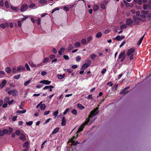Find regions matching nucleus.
<instances>
[{"label":"nucleus","instance_id":"nucleus-1","mask_svg":"<svg viewBox=\"0 0 151 151\" xmlns=\"http://www.w3.org/2000/svg\"><path fill=\"white\" fill-rule=\"evenodd\" d=\"M94 116V109H93L92 111L91 112L90 114L89 115L88 117L87 118L85 122L80 127L79 129H78L77 133H78L81 131H82L83 128H84V126L87 124L90 121V119H91Z\"/></svg>","mask_w":151,"mask_h":151},{"label":"nucleus","instance_id":"nucleus-2","mask_svg":"<svg viewBox=\"0 0 151 151\" xmlns=\"http://www.w3.org/2000/svg\"><path fill=\"white\" fill-rule=\"evenodd\" d=\"M126 57V54H125V51H124L123 52H121L119 54L118 58L119 59L121 58V62H123L125 58Z\"/></svg>","mask_w":151,"mask_h":151},{"label":"nucleus","instance_id":"nucleus-3","mask_svg":"<svg viewBox=\"0 0 151 151\" xmlns=\"http://www.w3.org/2000/svg\"><path fill=\"white\" fill-rule=\"evenodd\" d=\"M6 91L9 94H16L17 93V91L15 89L11 90L9 88H7L6 89Z\"/></svg>","mask_w":151,"mask_h":151},{"label":"nucleus","instance_id":"nucleus-4","mask_svg":"<svg viewBox=\"0 0 151 151\" xmlns=\"http://www.w3.org/2000/svg\"><path fill=\"white\" fill-rule=\"evenodd\" d=\"M130 88V87L129 86L125 87L120 92V94H126L130 90L128 89Z\"/></svg>","mask_w":151,"mask_h":151},{"label":"nucleus","instance_id":"nucleus-5","mask_svg":"<svg viewBox=\"0 0 151 151\" xmlns=\"http://www.w3.org/2000/svg\"><path fill=\"white\" fill-rule=\"evenodd\" d=\"M135 50V49L133 48L129 49L126 53L127 55L129 56L132 54L134 52Z\"/></svg>","mask_w":151,"mask_h":151},{"label":"nucleus","instance_id":"nucleus-6","mask_svg":"<svg viewBox=\"0 0 151 151\" xmlns=\"http://www.w3.org/2000/svg\"><path fill=\"white\" fill-rule=\"evenodd\" d=\"M133 21L131 18L127 19L126 22V24L127 25H129L132 27V25L133 23Z\"/></svg>","mask_w":151,"mask_h":151},{"label":"nucleus","instance_id":"nucleus-7","mask_svg":"<svg viewBox=\"0 0 151 151\" xmlns=\"http://www.w3.org/2000/svg\"><path fill=\"white\" fill-rule=\"evenodd\" d=\"M8 130L5 129L3 130L0 129V136H3L4 134H7L8 133Z\"/></svg>","mask_w":151,"mask_h":151},{"label":"nucleus","instance_id":"nucleus-8","mask_svg":"<svg viewBox=\"0 0 151 151\" xmlns=\"http://www.w3.org/2000/svg\"><path fill=\"white\" fill-rule=\"evenodd\" d=\"M61 124L62 126H65L66 124L67 121L65 117L63 116L62 117L61 119Z\"/></svg>","mask_w":151,"mask_h":151},{"label":"nucleus","instance_id":"nucleus-9","mask_svg":"<svg viewBox=\"0 0 151 151\" xmlns=\"http://www.w3.org/2000/svg\"><path fill=\"white\" fill-rule=\"evenodd\" d=\"M28 6L27 4L23 5L21 7L20 9V11L21 12H23L27 9Z\"/></svg>","mask_w":151,"mask_h":151},{"label":"nucleus","instance_id":"nucleus-10","mask_svg":"<svg viewBox=\"0 0 151 151\" xmlns=\"http://www.w3.org/2000/svg\"><path fill=\"white\" fill-rule=\"evenodd\" d=\"M89 66V64L87 63L84 64L81 67V69L83 70H85L87 69Z\"/></svg>","mask_w":151,"mask_h":151},{"label":"nucleus","instance_id":"nucleus-11","mask_svg":"<svg viewBox=\"0 0 151 151\" xmlns=\"http://www.w3.org/2000/svg\"><path fill=\"white\" fill-rule=\"evenodd\" d=\"M40 82L41 83H42L44 84H45L46 85H48L49 84L51 83V81H49L47 80H45L40 81Z\"/></svg>","mask_w":151,"mask_h":151},{"label":"nucleus","instance_id":"nucleus-12","mask_svg":"<svg viewBox=\"0 0 151 151\" xmlns=\"http://www.w3.org/2000/svg\"><path fill=\"white\" fill-rule=\"evenodd\" d=\"M54 87L52 86H46L44 88V89H49L50 91H52V88H53Z\"/></svg>","mask_w":151,"mask_h":151},{"label":"nucleus","instance_id":"nucleus-13","mask_svg":"<svg viewBox=\"0 0 151 151\" xmlns=\"http://www.w3.org/2000/svg\"><path fill=\"white\" fill-rule=\"evenodd\" d=\"M25 70V67L21 65L19 66L17 68V71H19L21 70L23 71Z\"/></svg>","mask_w":151,"mask_h":151},{"label":"nucleus","instance_id":"nucleus-14","mask_svg":"<svg viewBox=\"0 0 151 151\" xmlns=\"http://www.w3.org/2000/svg\"><path fill=\"white\" fill-rule=\"evenodd\" d=\"M19 138L20 139L22 140L23 141H25L26 140V138L25 137V135L23 133H22L19 137Z\"/></svg>","mask_w":151,"mask_h":151},{"label":"nucleus","instance_id":"nucleus-15","mask_svg":"<svg viewBox=\"0 0 151 151\" xmlns=\"http://www.w3.org/2000/svg\"><path fill=\"white\" fill-rule=\"evenodd\" d=\"M59 130V128L58 127H56L52 132V134H54L58 132Z\"/></svg>","mask_w":151,"mask_h":151},{"label":"nucleus","instance_id":"nucleus-16","mask_svg":"<svg viewBox=\"0 0 151 151\" xmlns=\"http://www.w3.org/2000/svg\"><path fill=\"white\" fill-rule=\"evenodd\" d=\"M145 35V34L138 41V42H137V45H140V44L141 43V42L142 41V40L144 37Z\"/></svg>","mask_w":151,"mask_h":151},{"label":"nucleus","instance_id":"nucleus-17","mask_svg":"<svg viewBox=\"0 0 151 151\" xmlns=\"http://www.w3.org/2000/svg\"><path fill=\"white\" fill-rule=\"evenodd\" d=\"M5 71L8 73H9L11 71V69L9 67L6 68L5 69Z\"/></svg>","mask_w":151,"mask_h":151},{"label":"nucleus","instance_id":"nucleus-18","mask_svg":"<svg viewBox=\"0 0 151 151\" xmlns=\"http://www.w3.org/2000/svg\"><path fill=\"white\" fill-rule=\"evenodd\" d=\"M26 111V110H24L22 111L18 110L17 111L16 113L17 114H24L25 113Z\"/></svg>","mask_w":151,"mask_h":151},{"label":"nucleus","instance_id":"nucleus-19","mask_svg":"<svg viewBox=\"0 0 151 151\" xmlns=\"http://www.w3.org/2000/svg\"><path fill=\"white\" fill-rule=\"evenodd\" d=\"M6 83V81L5 80H4L1 82V83H0L1 86L2 88L4 87L5 85V84Z\"/></svg>","mask_w":151,"mask_h":151},{"label":"nucleus","instance_id":"nucleus-20","mask_svg":"<svg viewBox=\"0 0 151 151\" xmlns=\"http://www.w3.org/2000/svg\"><path fill=\"white\" fill-rule=\"evenodd\" d=\"M77 106L81 110L83 109L84 108V106L80 104H78Z\"/></svg>","mask_w":151,"mask_h":151},{"label":"nucleus","instance_id":"nucleus-21","mask_svg":"<svg viewBox=\"0 0 151 151\" xmlns=\"http://www.w3.org/2000/svg\"><path fill=\"white\" fill-rule=\"evenodd\" d=\"M45 105L44 104H41L40 107L41 110H44L45 109Z\"/></svg>","mask_w":151,"mask_h":151},{"label":"nucleus","instance_id":"nucleus-22","mask_svg":"<svg viewBox=\"0 0 151 151\" xmlns=\"http://www.w3.org/2000/svg\"><path fill=\"white\" fill-rule=\"evenodd\" d=\"M102 33L100 32H99L97 33L96 35V37L97 38H99L101 37L102 36Z\"/></svg>","mask_w":151,"mask_h":151},{"label":"nucleus","instance_id":"nucleus-23","mask_svg":"<svg viewBox=\"0 0 151 151\" xmlns=\"http://www.w3.org/2000/svg\"><path fill=\"white\" fill-rule=\"evenodd\" d=\"M73 46L71 44H70L69 47L68 48V51H70L71 50L73 49Z\"/></svg>","mask_w":151,"mask_h":151},{"label":"nucleus","instance_id":"nucleus-24","mask_svg":"<svg viewBox=\"0 0 151 151\" xmlns=\"http://www.w3.org/2000/svg\"><path fill=\"white\" fill-rule=\"evenodd\" d=\"M127 28V26L126 24H124L120 26V28L121 29H123L125 28L126 29Z\"/></svg>","mask_w":151,"mask_h":151},{"label":"nucleus","instance_id":"nucleus-25","mask_svg":"<svg viewBox=\"0 0 151 151\" xmlns=\"http://www.w3.org/2000/svg\"><path fill=\"white\" fill-rule=\"evenodd\" d=\"M149 11H145L144 10H142L141 11V13L142 14H144L146 15H147Z\"/></svg>","mask_w":151,"mask_h":151},{"label":"nucleus","instance_id":"nucleus-26","mask_svg":"<svg viewBox=\"0 0 151 151\" xmlns=\"http://www.w3.org/2000/svg\"><path fill=\"white\" fill-rule=\"evenodd\" d=\"M143 9L145 10L148 9V8L147 7V4H144L143 5Z\"/></svg>","mask_w":151,"mask_h":151},{"label":"nucleus","instance_id":"nucleus-27","mask_svg":"<svg viewBox=\"0 0 151 151\" xmlns=\"http://www.w3.org/2000/svg\"><path fill=\"white\" fill-rule=\"evenodd\" d=\"M17 71V69L16 70V68L15 67H14L12 70V73H16Z\"/></svg>","mask_w":151,"mask_h":151},{"label":"nucleus","instance_id":"nucleus-28","mask_svg":"<svg viewBox=\"0 0 151 151\" xmlns=\"http://www.w3.org/2000/svg\"><path fill=\"white\" fill-rule=\"evenodd\" d=\"M71 142L74 145H77L78 144H79L80 143L78 142V141H76L75 142L73 140V139H72V140L71 141Z\"/></svg>","mask_w":151,"mask_h":151},{"label":"nucleus","instance_id":"nucleus-29","mask_svg":"<svg viewBox=\"0 0 151 151\" xmlns=\"http://www.w3.org/2000/svg\"><path fill=\"white\" fill-rule=\"evenodd\" d=\"M81 42L82 44H85L86 42V40L85 38L81 40Z\"/></svg>","mask_w":151,"mask_h":151},{"label":"nucleus","instance_id":"nucleus-30","mask_svg":"<svg viewBox=\"0 0 151 151\" xmlns=\"http://www.w3.org/2000/svg\"><path fill=\"white\" fill-rule=\"evenodd\" d=\"M10 7L12 10H15L16 11H17L18 10V8L17 7H14L11 6Z\"/></svg>","mask_w":151,"mask_h":151},{"label":"nucleus","instance_id":"nucleus-31","mask_svg":"<svg viewBox=\"0 0 151 151\" xmlns=\"http://www.w3.org/2000/svg\"><path fill=\"white\" fill-rule=\"evenodd\" d=\"M39 2L40 3L42 4H43L45 3L47 4V1L46 0H41Z\"/></svg>","mask_w":151,"mask_h":151},{"label":"nucleus","instance_id":"nucleus-32","mask_svg":"<svg viewBox=\"0 0 151 151\" xmlns=\"http://www.w3.org/2000/svg\"><path fill=\"white\" fill-rule=\"evenodd\" d=\"M58 114V110L56 111L53 112V115L54 116H55L54 118H55V117Z\"/></svg>","mask_w":151,"mask_h":151},{"label":"nucleus","instance_id":"nucleus-33","mask_svg":"<svg viewBox=\"0 0 151 151\" xmlns=\"http://www.w3.org/2000/svg\"><path fill=\"white\" fill-rule=\"evenodd\" d=\"M29 145V142L28 141L25 142L23 144V146L24 147H27Z\"/></svg>","mask_w":151,"mask_h":151},{"label":"nucleus","instance_id":"nucleus-34","mask_svg":"<svg viewBox=\"0 0 151 151\" xmlns=\"http://www.w3.org/2000/svg\"><path fill=\"white\" fill-rule=\"evenodd\" d=\"M33 124V121H30L29 122H26V124L27 125L31 126Z\"/></svg>","mask_w":151,"mask_h":151},{"label":"nucleus","instance_id":"nucleus-35","mask_svg":"<svg viewBox=\"0 0 151 151\" xmlns=\"http://www.w3.org/2000/svg\"><path fill=\"white\" fill-rule=\"evenodd\" d=\"M101 7L102 9H105L106 8L105 5L104 4H101Z\"/></svg>","mask_w":151,"mask_h":151},{"label":"nucleus","instance_id":"nucleus-36","mask_svg":"<svg viewBox=\"0 0 151 151\" xmlns=\"http://www.w3.org/2000/svg\"><path fill=\"white\" fill-rule=\"evenodd\" d=\"M49 59L48 58H45L43 61V63H45L48 62Z\"/></svg>","mask_w":151,"mask_h":151},{"label":"nucleus","instance_id":"nucleus-37","mask_svg":"<svg viewBox=\"0 0 151 151\" xmlns=\"http://www.w3.org/2000/svg\"><path fill=\"white\" fill-rule=\"evenodd\" d=\"M9 97H6L4 99V101L5 102H8V101L9 100Z\"/></svg>","mask_w":151,"mask_h":151},{"label":"nucleus","instance_id":"nucleus-38","mask_svg":"<svg viewBox=\"0 0 151 151\" xmlns=\"http://www.w3.org/2000/svg\"><path fill=\"white\" fill-rule=\"evenodd\" d=\"M20 133L21 132L19 130H17L15 132L16 134L18 136L19 135Z\"/></svg>","mask_w":151,"mask_h":151},{"label":"nucleus","instance_id":"nucleus-39","mask_svg":"<svg viewBox=\"0 0 151 151\" xmlns=\"http://www.w3.org/2000/svg\"><path fill=\"white\" fill-rule=\"evenodd\" d=\"M75 45L77 47H79L80 46V43L79 42H76L75 44Z\"/></svg>","mask_w":151,"mask_h":151},{"label":"nucleus","instance_id":"nucleus-40","mask_svg":"<svg viewBox=\"0 0 151 151\" xmlns=\"http://www.w3.org/2000/svg\"><path fill=\"white\" fill-rule=\"evenodd\" d=\"M124 3L125 4L126 6L127 7L129 6V4L127 3L126 1H124Z\"/></svg>","mask_w":151,"mask_h":151},{"label":"nucleus","instance_id":"nucleus-41","mask_svg":"<svg viewBox=\"0 0 151 151\" xmlns=\"http://www.w3.org/2000/svg\"><path fill=\"white\" fill-rule=\"evenodd\" d=\"M71 112L75 115H76L77 114V111L75 109H73V110L71 111Z\"/></svg>","mask_w":151,"mask_h":151},{"label":"nucleus","instance_id":"nucleus-42","mask_svg":"<svg viewBox=\"0 0 151 151\" xmlns=\"http://www.w3.org/2000/svg\"><path fill=\"white\" fill-rule=\"evenodd\" d=\"M5 5L6 7V8H9V5L8 4V2L7 1H5Z\"/></svg>","mask_w":151,"mask_h":151},{"label":"nucleus","instance_id":"nucleus-43","mask_svg":"<svg viewBox=\"0 0 151 151\" xmlns=\"http://www.w3.org/2000/svg\"><path fill=\"white\" fill-rule=\"evenodd\" d=\"M5 74V73L4 71H0V76L3 77Z\"/></svg>","mask_w":151,"mask_h":151},{"label":"nucleus","instance_id":"nucleus-44","mask_svg":"<svg viewBox=\"0 0 151 151\" xmlns=\"http://www.w3.org/2000/svg\"><path fill=\"white\" fill-rule=\"evenodd\" d=\"M20 77V75L18 74V75H16L14 76V79H18Z\"/></svg>","mask_w":151,"mask_h":151},{"label":"nucleus","instance_id":"nucleus-45","mask_svg":"<svg viewBox=\"0 0 151 151\" xmlns=\"http://www.w3.org/2000/svg\"><path fill=\"white\" fill-rule=\"evenodd\" d=\"M6 27L5 25L4 24H0V29L1 28H2L3 29H4Z\"/></svg>","mask_w":151,"mask_h":151},{"label":"nucleus","instance_id":"nucleus-46","mask_svg":"<svg viewBox=\"0 0 151 151\" xmlns=\"http://www.w3.org/2000/svg\"><path fill=\"white\" fill-rule=\"evenodd\" d=\"M30 80H28L25 82L24 83V85L26 86H27L28 85V84H29V83H30Z\"/></svg>","mask_w":151,"mask_h":151},{"label":"nucleus","instance_id":"nucleus-47","mask_svg":"<svg viewBox=\"0 0 151 151\" xmlns=\"http://www.w3.org/2000/svg\"><path fill=\"white\" fill-rule=\"evenodd\" d=\"M51 118H49L48 119H47L45 121V122H44L43 123V124H46L47 123H48L50 121V120H51Z\"/></svg>","mask_w":151,"mask_h":151},{"label":"nucleus","instance_id":"nucleus-48","mask_svg":"<svg viewBox=\"0 0 151 151\" xmlns=\"http://www.w3.org/2000/svg\"><path fill=\"white\" fill-rule=\"evenodd\" d=\"M69 110V108L66 109L63 113V115L65 114Z\"/></svg>","mask_w":151,"mask_h":151},{"label":"nucleus","instance_id":"nucleus-49","mask_svg":"<svg viewBox=\"0 0 151 151\" xmlns=\"http://www.w3.org/2000/svg\"><path fill=\"white\" fill-rule=\"evenodd\" d=\"M25 67H26V69L27 70H30V68L29 66V65H28V64L26 63L25 64Z\"/></svg>","mask_w":151,"mask_h":151},{"label":"nucleus","instance_id":"nucleus-50","mask_svg":"<svg viewBox=\"0 0 151 151\" xmlns=\"http://www.w3.org/2000/svg\"><path fill=\"white\" fill-rule=\"evenodd\" d=\"M140 17L143 18L145 19L146 17V15L144 14H142L140 15Z\"/></svg>","mask_w":151,"mask_h":151},{"label":"nucleus","instance_id":"nucleus-51","mask_svg":"<svg viewBox=\"0 0 151 151\" xmlns=\"http://www.w3.org/2000/svg\"><path fill=\"white\" fill-rule=\"evenodd\" d=\"M118 86V84H116L115 85L113 86V89L114 90H116V89L117 88Z\"/></svg>","mask_w":151,"mask_h":151},{"label":"nucleus","instance_id":"nucleus-52","mask_svg":"<svg viewBox=\"0 0 151 151\" xmlns=\"http://www.w3.org/2000/svg\"><path fill=\"white\" fill-rule=\"evenodd\" d=\"M50 112V110H49L48 111H45L44 112L43 114L44 115H46L47 114H48Z\"/></svg>","mask_w":151,"mask_h":151},{"label":"nucleus","instance_id":"nucleus-53","mask_svg":"<svg viewBox=\"0 0 151 151\" xmlns=\"http://www.w3.org/2000/svg\"><path fill=\"white\" fill-rule=\"evenodd\" d=\"M76 61L77 62H78L79 60H80L81 59V57L80 56H78L76 57Z\"/></svg>","mask_w":151,"mask_h":151},{"label":"nucleus","instance_id":"nucleus-54","mask_svg":"<svg viewBox=\"0 0 151 151\" xmlns=\"http://www.w3.org/2000/svg\"><path fill=\"white\" fill-rule=\"evenodd\" d=\"M116 39L117 41H119L121 40V37L119 35H118L116 37Z\"/></svg>","mask_w":151,"mask_h":151},{"label":"nucleus","instance_id":"nucleus-55","mask_svg":"<svg viewBox=\"0 0 151 151\" xmlns=\"http://www.w3.org/2000/svg\"><path fill=\"white\" fill-rule=\"evenodd\" d=\"M58 78L59 79H61L63 78V77H62V75L61 74L58 75Z\"/></svg>","mask_w":151,"mask_h":151},{"label":"nucleus","instance_id":"nucleus-56","mask_svg":"<svg viewBox=\"0 0 151 151\" xmlns=\"http://www.w3.org/2000/svg\"><path fill=\"white\" fill-rule=\"evenodd\" d=\"M93 38L92 36H90L88 37L87 40L88 42H90Z\"/></svg>","mask_w":151,"mask_h":151},{"label":"nucleus","instance_id":"nucleus-57","mask_svg":"<svg viewBox=\"0 0 151 151\" xmlns=\"http://www.w3.org/2000/svg\"><path fill=\"white\" fill-rule=\"evenodd\" d=\"M35 6V4L32 3L29 5V7H33Z\"/></svg>","mask_w":151,"mask_h":151},{"label":"nucleus","instance_id":"nucleus-58","mask_svg":"<svg viewBox=\"0 0 151 151\" xmlns=\"http://www.w3.org/2000/svg\"><path fill=\"white\" fill-rule=\"evenodd\" d=\"M59 8H55L54 9L52 12V14L54 13V12L55 11H56V10H59Z\"/></svg>","mask_w":151,"mask_h":151},{"label":"nucleus","instance_id":"nucleus-59","mask_svg":"<svg viewBox=\"0 0 151 151\" xmlns=\"http://www.w3.org/2000/svg\"><path fill=\"white\" fill-rule=\"evenodd\" d=\"M142 0H138L137 3L139 5L142 4Z\"/></svg>","mask_w":151,"mask_h":151},{"label":"nucleus","instance_id":"nucleus-60","mask_svg":"<svg viewBox=\"0 0 151 151\" xmlns=\"http://www.w3.org/2000/svg\"><path fill=\"white\" fill-rule=\"evenodd\" d=\"M63 8L66 11H68L69 10V8L66 6H64Z\"/></svg>","mask_w":151,"mask_h":151},{"label":"nucleus","instance_id":"nucleus-61","mask_svg":"<svg viewBox=\"0 0 151 151\" xmlns=\"http://www.w3.org/2000/svg\"><path fill=\"white\" fill-rule=\"evenodd\" d=\"M46 74L47 72L45 71H42L41 73V74L43 76L45 75Z\"/></svg>","mask_w":151,"mask_h":151},{"label":"nucleus","instance_id":"nucleus-62","mask_svg":"<svg viewBox=\"0 0 151 151\" xmlns=\"http://www.w3.org/2000/svg\"><path fill=\"white\" fill-rule=\"evenodd\" d=\"M18 25L19 27H20L21 26V22L20 20L18 21Z\"/></svg>","mask_w":151,"mask_h":151},{"label":"nucleus","instance_id":"nucleus-63","mask_svg":"<svg viewBox=\"0 0 151 151\" xmlns=\"http://www.w3.org/2000/svg\"><path fill=\"white\" fill-rule=\"evenodd\" d=\"M125 41H123L120 44V45L119 46L120 47H122L125 44Z\"/></svg>","mask_w":151,"mask_h":151},{"label":"nucleus","instance_id":"nucleus-64","mask_svg":"<svg viewBox=\"0 0 151 151\" xmlns=\"http://www.w3.org/2000/svg\"><path fill=\"white\" fill-rule=\"evenodd\" d=\"M63 57L65 60H68L69 59V57L68 55H65L63 56Z\"/></svg>","mask_w":151,"mask_h":151}]
</instances>
